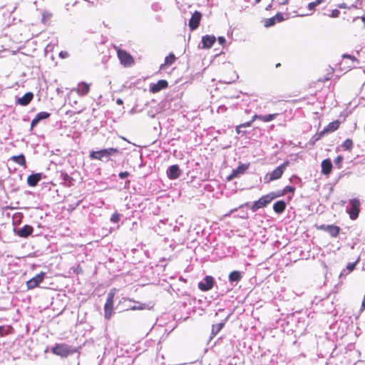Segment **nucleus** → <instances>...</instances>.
Instances as JSON below:
<instances>
[{"label": "nucleus", "instance_id": "obj_1", "mask_svg": "<svg viewBox=\"0 0 365 365\" xmlns=\"http://www.w3.org/2000/svg\"><path fill=\"white\" fill-rule=\"evenodd\" d=\"M118 153V150L117 148H109L102 149L98 151H92L90 153L89 157L92 160H98L103 161L104 159H106V160H108L110 156L114 155Z\"/></svg>", "mask_w": 365, "mask_h": 365}, {"label": "nucleus", "instance_id": "obj_2", "mask_svg": "<svg viewBox=\"0 0 365 365\" xmlns=\"http://www.w3.org/2000/svg\"><path fill=\"white\" fill-rule=\"evenodd\" d=\"M76 349L66 344H56L51 348V351L56 355L67 357L76 352Z\"/></svg>", "mask_w": 365, "mask_h": 365}, {"label": "nucleus", "instance_id": "obj_3", "mask_svg": "<svg viewBox=\"0 0 365 365\" xmlns=\"http://www.w3.org/2000/svg\"><path fill=\"white\" fill-rule=\"evenodd\" d=\"M288 165V161L284 162V163L278 166L277 168H275L272 172L267 173L264 177L265 181L267 182H269L271 181L280 178Z\"/></svg>", "mask_w": 365, "mask_h": 365}, {"label": "nucleus", "instance_id": "obj_4", "mask_svg": "<svg viewBox=\"0 0 365 365\" xmlns=\"http://www.w3.org/2000/svg\"><path fill=\"white\" fill-rule=\"evenodd\" d=\"M115 294V289H113L110 291L107 296L106 302L104 306V317L106 319L108 320L110 319L113 310V300Z\"/></svg>", "mask_w": 365, "mask_h": 365}, {"label": "nucleus", "instance_id": "obj_5", "mask_svg": "<svg viewBox=\"0 0 365 365\" xmlns=\"http://www.w3.org/2000/svg\"><path fill=\"white\" fill-rule=\"evenodd\" d=\"M277 197V195H276L273 192L262 196L261 198H259L258 200L255 201L253 203L251 207L252 210L253 212H255L259 208L264 207L265 206H267V204H269L272 200H274Z\"/></svg>", "mask_w": 365, "mask_h": 365}, {"label": "nucleus", "instance_id": "obj_6", "mask_svg": "<svg viewBox=\"0 0 365 365\" xmlns=\"http://www.w3.org/2000/svg\"><path fill=\"white\" fill-rule=\"evenodd\" d=\"M118 57L124 66L129 67L134 64V60L131 55L128 52L118 49L117 51Z\"/></svg>", "mask_w": 365, "mask_h": 365}, {"label": "nucleus", "instance_id": "obj_7", "mask_svg": "<svg viewBox=\"0 0 365 365\" xmlns=\"http://www.w3.org/2000/svg\"><path fill=\"white\" fill-rule=\"evenodd\" d=\"M349 203L351 205V208L347 210V212L349 214V217L351 220H356L358 217L359 213L360 202L359 199L354 198L350 200Z\"/></svg>", "mask_w": 365, "mask_h": 365}, {"label": "nucleus", "instance_id": "obj_8", "mask_svg": "<svg viewBox=\"0 0 365 365\" xmlns=\"http://www.w3.org/2000/svg\"><path fill=\"white\" fill-rule=\"evenodd\" d=\"M45 277L44 272H41L36 274L35 277L26 282V286L29 289H34L38 286V284L43 282Z\"/></svg>", "mask_w": 365, "mask_h": 365}, {"label": "nucleus", "instance_id": "obj_9", "mask_svg": "<svg viewBox=\"0 0 365 365\" xmlns=\"http://www.w3.org/2000/svg\"><path fill=\"white\" fill-rule=\"evenodd\" d=\"M214 279L211 276H207L203 282H200L198 284V287L202 291H208L211 289L213 287Z\"/></svg>", "mask_w": 365, "mask_h": 365}, {"label": "nucleus", "instance_id": "obj_10", "mask_svg": "<svg viewBox=\"0 0 365 365\" xmlns=\"http://www.w3.org/2000/svg\"><path fill=\"white\" fill-rule=\"evenodd\" d=\"M201 14L198 11H195L191 19H190V21H189V26L190 27V29L192 30H195L196 29L199 24H200V19H201Z\"/></svg>", "mask_w": 365, "mask_h": 365}, {"label": "nucleus", "instance_id": "obj_11", "mask_svg": "<svg viewBox=\"0 0 365 365\" xmlns=\"http://www.w3.org/2000/svg\"><path fill=\"white\" fill-rule=\"evenodd\" d=\"M168 85V82L165 80H159L156 83L150 86V91L155 93L167 88Z\"/></svg>", "mask_w": 365, "mask_h": 365}, {"label": "nucleus", "instance_id": "obj_12", "mask_svg": "<svg viewBox=\"0 0 365 365\" xmlns=\"http://www.w3.org/2000/svg\"><path fill=\"white\" fill-rule=\"evenodd\" d=\"M167 175L168 178L171 180L177 179L180 175V170L178 165H171L167 171Z\"/></svg>", "mask_w": 365, "mask_h": 365}, {"label": "nucleus", "instance_id": "obj_13", "mask_svg": "<svg viewBox=\"0 0 365 365\" xmlns=\"http://www.w3.org/2000/svg\"><path fill=\"white\" fill-rule=\"evenodd\" d=\"M33 98V93L28 92L24 96L19 98L16 103L22 106H26L32 101Z\"/></svg>", "mask_w": 365, "mask_h": 365}, {"label": "nucleus", "instance_id": "obj_14", "mask_svg": "<svg viewBox=\"0 0 365 365\" xmlns=\"http://www.w3.org/2000/svg\"><path fill=\"white\" fill-rule=\"evenodd\" d=\"M75 91L80 96H86L90 91V85L84 82L80 83Z\"/></svg>", "mask_w": 365, "mask_h": 365}, {"label": "nucleus", "instance_id": "obj_15", "mask_svg": "<svg viewBox=\"0 0 365 365\" xmlns=\"http://www.w3.org/2000/svg\"><path fill=\"white\" fill-rule=\"evenodd\" d=\"M320 229L324 230L329 233L332 237H336L339 232V227L334 225H321Z\"/></svg>", "mask_w": 365, "mask_h": 365}, {"label": "nucleus", "instance_id": "obj_16", "mask_svg": "<svg viewBox=\"0 0 365 365\" xmlns=\"http://www.w3.org/2000/svg\"><path fill=\"white\" fill-rule=\"evenodd\" d=\"M50 116V113L47 112H40L38 113L36 117L32 120L31 123V129L35 127L40 120L46 119Z\"/></svg>", "mask_w": 365, "mask_h": 365}, {"label": "nucleus", "instance_id": "obj_17", "mask_svg": "<svg viewBox=\"0 0 365 365\" xmlns=\"http://www.w3.org/2000/svg\"><path fill=\"white\" fill-rule=\"evenodd\" d=\"M41 173H35L29 175L27 178L28 185L31 187H35L36 185H37V184L41 179Z\"/></svg>", "mask_w": 365, "mask_h": 365}, {"label": "nucleus", "instance_id": "obj_18", "mask_svg": "<svg viewBox=\"0 0 365 365\" xmlns=\"http://www.w3.org/2000/svg\"><path fill=\"white\" fill-rule=\"evenodd\" d=\"M248 165L245 164L240 165L237 169L232 170V174L227 178L229 180H232L233 178H236L240 174L244 173V172L247 169Z\"/></svg>", "mask_w": 365, "mask_h": 365}, {"label": "nucleus", "instance_id": "obj_19", "mask_svg": "<svg viewBox=\"0 0 365 365\" xmlns=\"http://www.w3.org/2000/svg\"><path fill=\"white\" fill-rule=\"evenodd\" d=\"M332 169V163L329 159H325L322 162V173L324 175L330 174Z\"/></svg>", "mask_w": 365, "mask_h": 365}, {"label": "nucleus", "instance_id": "obj_20", "mask_svg": "<svg viewBox=\"0 0 365 365\" xmlns=\"http://www.w3.org/2000/svg\"><path fill=\"white\" fill-rule=\"evenodd\" d=\"M216 38L214 36H205L202 37V43L203 44L204 48H210L213 43L215 42Z\"/></svg>", "mask_w": 365, "mask_h": 365}, {"label": "nucleus", "instance_id": "obj_21", "mask_svg": "<svg viewBox=\"0 0 365 365\" xmlns=\"http://www.w3.org/2000/svg\"><path fill=\"white\" fill-rule=\"evenodd\" d=\"M32 232L33 227L31 226L25 225L18 230L17 234L20 237H26L31 235Z\"/></svg>", "mask_w": 365, "mask_h": 365}, {"label": "nucleus", "instance_id": "obj_22", "mask_svg": "<svg viewBox=\"0 0 365 365\" xmlns=\"http://www.w3.org/2000/svg\"><path fill=\"white\" fill-rule=\"evenodd\" d=\"M286 208V204L283 200L276 202L273 205V210L277 213H282Z\"/></svg>", "mask_w": 365, "mask_h": 365}, {"label": "nucleus", "instance_id": "obj_23", "mask_svg": "<svg viewBox=\"0 0 365 365\" xmlns=\"http://www.w3.org/2000/svg\"><path fill=\"white\" fill-rule=\"evenodd\" d=\"M10 160L22 166L26 165V159L23 154H21L19 155H14L11 157Z\"/></svg>", "mask_w": 365, "mask_h": 365}, {"label": "nucleus", "instance_id": "obj_24", "mask_svg": "<svg viewBox=\"0 0 365 365\" xmlns=\"http://www.w3.org/2000/svg\"><path fill=\"white\" fill-rule=\"evenodd\" d=\"M339 121H334L330 123L326 128H324L323 133H327L329 132H334L339 128Z\"/></svg>", "mask_w": 365, "mask_h": 365}, {"label": "nucleus", "instance_id": "obj_25", "mask_svg": "<svg viewBox=\"0 0 365 365\" xmlns=\"http://www.w3.org/2000/svg\"><path fill=\"white\" fill-rule=\"evenodd\" d=\"M242 278V274L238 271H232L229 274V280L231 282H238Z\"/></svg>", "mask_w": 365, "mask_h": 365}, {"label": "nucleus", "instance_id": "obj_26", "mask_svg": "<svg viewBox=\"0 0 365 365\" xmlns=\"http://www.w3.org/2000/svg\"><path fill=\"white\" fill-rule=\"evenodd\" d=\"M277 113L268 114L265 115H259V120L263 122H270L276 118Z\"/></svg>", "mask_w": 365, "mask_h": 365}, {"label": "nucleus", "instance_id": "obj_27", "mask_svg": "<svg viewBox=\"0 0 365 365\" xmlns=\"http://www.w3.org/2000/svg\"><path fill=\"white\" fill-rule=\"evenodd\" d=\"M223 326H224L223 323H219V324L212 325V334L213 336H215L222 329Z\"/></svg>", "mask_w": 365, "mask_h": 365}, {"label": "nucleus", "instance_id": "obj_28", "mask_svg": "<svg viewBox=\"0 0 365 365\" xmlns=\"http://www.w3.org/2000/svg\"><path fill=\"white\" fill-rule=\"evenodd\" d=\"M342 147L347 150H350L353 148V142L351 139H346L342 144Z\"/></svg>", "mask_w": 365, "mask_h": 365}, {"label": "nucleus", "instance_id": "obj_29", "mask_svg": "<svg viewBox=\"0 0 365 365\" xmlns=\"http://www.w3.org/2000/svg\"><path fill=\"white\" fill-rule=\"evenodd\" d=\"M343 160L344 158L341 155H338L334 160V164L339 169L341 168Z\"/></svg>", "mask_w": 365, "mask_h": 365}, {"label": "nucleus", "instance_id": "obj_30", "mask_svg": "<svg viewBox=\"0 0 365 365\" xmlns=\"http://www.w3.org/2000/svg\"><path fill=\"white\" fill-rule=\"evenodd\" d=\"M175 60V57L173 54H170L168 56L165 58V63L166 64H172Z\"/></svg>", "mask_w": 365, "mask_h": 365}, {"label": "nucleus", "instance_id": "obj_31", "mask_svg": "<svg viewBox=\"0 0 365 365\" xmlns=\"http://www.w3.org/2000/svg\"><path fill=\"white\" fill-rule=\"evenodd\" d=\"M274 24H275V17H272V18L268 19L265 21L264 25L266 27H268V26H271L274 25Z\"/></svg>", "mask_w": 365, "mask_h": 365}, {"label": "nucleus", "instance_id": "obj_32", "mask_svg": "<svg viewBox=\"0 0 365 365\" xmlns=\"http://www.w3.org/2000/svg\"><path fill=\"white\" fill-rule=\"evenodd\" d=\"M111 221L113 222H118L120 220V216L117 213H114L112 216H111Z\"/></svg>", "mask_w": 365, "mask_h": 365}, {"label": "nucleus", "instance_id": "obj_33", "mask_svg": "<svg viewBox=\"0 0 365 365\" xmlns=\"http://www.w3.org/2000/svg\"><path fill=\"white\" fill-rule=\"evenodd\" d=\"M319 4V2H311L308 4V7L309 9L312 10Z\"/></svg>", "mask_w": 365, "mask_h": 365}, {"label": "nucleus", "instance_id": "obj_34", "mask_svg": "<svg viewBox=\"0 0 365 365\" xmlns=\"http://www.w3.org/2000/svg\"><path fill=\"white\" fill-rule=\"evenodd\" d=\"M325 133H323V130L321 131L318 135H316L314 136V141H317L318 140H319Z\"/></svg>", "mask_w": 365, "mask_h": 365}, {"label": "nucleus", "instance_id": "obj_35", "mask_svg": "<svg viewBox=\"0 0 365 365\" xmlns=\"http://www.w3.org/2000/svg\"><path fill=\"white\" fill-rule=\"evenodd\" d=\"M340 14V11L338 9H334L332 11L331 16L333 18L337 17Z\"/></svg>", "mask_w": 365, "mask_h": 365}, {"label": "nucleus", "instance_id": "obj_36", "mask_svg": "<svg viewBox=\"0 0 365 365\" xmlns=\"http://www.w3.org/2000/svg\"><path fill=\"white\" fill-rule=\"evenodd\" d=\"M129 175V173L128 172H121L119 173V177L121 179H124L127 178Z\"/></svg>", "mask_w": 365, "mask_h": 365}, {"label": "nucleus", "instance_id": "obj_37", "mask_svg": "<svg viewBox=\"0 0 365 365\" xmlns=\"http://www.w3.org/2000/svg\"><path fill=\"white\" fill-rule=\"evenodd\" d=\"M59 56L62 58H67L68 56V53L67 51H61Z\"/></svg>", "mask_w": 365, "mask_h": 365}, {"label": "nucleus", "instance_id": "obj_38", "mask_svg": "<svg viewBox=\"0 0 365 365\" xmlns=\"http://www.w3.org/2000/svg\"><path fill=\"white\" fill-rule=\"evenodd\" d=\"M252 124V121H248L245 123L240 125L242 128L250 127Z\"/></svg>", "mask_w": 365, "mask_h": 365}, {"label": "nucleus", "instance_id": "obj_39", "mask_svg": "<svg viewBox=\"0 0 365 365\" xmlns=\"http://www.w3.org/2000/svg\"><path fill=\"white\" fill-rule=\"evenodd\" d=\"M355 265H356V263H349V264H348L346 268L349 271H352L354 269Z\"/></svg>", "mask_w": 365, "mask_h": 365}, {"label": "nucleus", "instance_id": "obj_40", "mask_svg": "<svg viewBox=\"0 0 365 365\" xmlns=\"http://www.w3.org/2000/svg\"><path fill=\"white\" fill-rule=\"evenodd\" d=\"M274 17L275 21L277 20L278 21H282L284 19L283 16L281 14H277Z\"/></svg>", "mask_w": 365, "mask_h": 365}, {"label": "nucleus", "instance_id": "obj_41", "mask_svg": "<svg viewBox=\"0 0 365 365\" xmlns=\"http://www.w3.org/2000/svg\"><path fill=\"white\" fill-rule=\"evenodd\" d=\"M218 42H219V43L220 45H224L225 43V42H226V40H225V38L224 37L220 36L218 38Z\"/></svg>", "mask_w": 365, "mask_h": 365}, {"label": "nucleus", "instance_id": "obj_42", "mask_svg": "<svg viewBox=\"0 0 365 365\" xmlns=\"http://www.w3.org/2000/svg\"><path fill=\"white\" fill-rule=\"evenodd\" d=\"M255 120H259V115H254L250 121H255Z\"/></svg>", "mask_w": 365, "mask_h": 365}, {"label": "nucleus", "instance_id": "obj_43", "mask_svg": "<svg viewBox=\"0 0 365 365\" xmlns=\"http://www.w3.org/2000/svg\"><path fill=\"white\" fill-rule=\"evenodd\" d=\"M144 309L143 307L134 306V307H131L130 309H132V310H138V309Z\"/></svg>", "mask_w": 365, "mask_h": 365}, {"label": "nucleus", "instance_id": "obj_44", "mask_svg": "<svg viewBox=\"0 0 365 365\" xmlns=\"http://www.w3.org/2000/svg\"><path fill=\"white\" fill-rule=\"evenodd\" d=\"M116 103L118 104V105H122L123 103V101L122 99L118 98L117 101H116Z\"/></svg>", "mask_w": 365, "mask_h": 365}, {"label": "nucleus", "instance_id": "obj_45", "mask_svg": "<svg viewBox=\"0 0 365 365\" xmlns=\"http://www.w3.org/2000/svg\"><path fill=\"white\" fill-rule=\"evenodd\" d=\"M361 307L364 309L365 308V294L362 301Z\"/></svg>", "mask_w": 365, "mask_h": 365}, {"label": "nucleus", "instance_id": "obj_46", "mask_svg": "<svg viewBox=\"0 0 365 365\" xmlns=\"http://www.w3.org/2000/svg\"><path fill=\"white\" fill-rule=\"evenodd\" d=\"M4 327L0 326V336L3 335Z\"/></svg>", "mask_w": 365, "mask_h": 365}, {"label": "nucleus", "instance_id": "obj_47", "mask_svg": "<svg viewBox=\"0 0 365 365\" xmlns=\"http://www.w3.org/2000/svg\"><path fill=\"white\" fill-rule=\"evenodd\" d=\"M242 127L240 125H238L237 128H236V131L237 133H240V128Z\"/></svg>", "mask_w": 365, "mask_h": 365}, {"label": "nucleus", "instance_id": "obj_48", "mask_svg": "<svg viewBox=\"0 0 365 365\" xmlns=\"http://www.w3.org/2000/svg\"><path fill=\"white\" fill-rule=\"evenodd\" d=\"M361 20H362V21H363V22H364V23H365V16H362V17H361Z\"/></svg>", "mask_w": 365, "mask_h": 365}, {"label": "nucleus", "instance_id": "obj_49", "mask_svg": "<svg viewBox=\"0 0 365 365\" xmlns=\"http://www.w3.org/2000/svg\"><path fill=\"white\" fill-rule=\"evenodd\" d=\"M287 2H288V0H285V1L282 3V4H287Z\"/></svg>", "mask_w": 365, "mask_h": 365}, {"label": "nucleus", "instance_id": "obj_50", "mask_svg": "<svg viewBox=\"0 0 365 365\" xmlns=\"http://www.w3.org/2000/svg\"><path fill=\"white\" fill-rule=\"evenodd\" d=\"M344 57L351 58V56L349 55H344Z\"/></svg>", "mask_w": 365, "mask_h": 365}, {"label": "nucleus", "instance_id": "obj_51", "mask_svg": "<svg viewBox=\"0 0 365 365\" xmlns=\"http://www.w3.org/2000/svg\"><path fill=\"white\" fill-rule=\"evenodd\" d=\"M340 8H345V5H341L339 6Z\"/></svg>", "mask_w": 365, "mask_h": 365}, {"label": "nucleus", "instance_id": "obj_52", "mask_svg": "<svg viewBox=\"0 0 365 365\" xmlns=\"http://www.w3.org/2000/svg\"><path fill=\"white\" fill-rule=\"evenodd\" d=\"M260 1H261V0H255V2H256V3H259V2H260Z\"/></svg>", "mask_w": 365, "mask_h": 365}, {"label": "nucleus", "instance_id": "obj_53", "mask_svg": "<svg viewBox=\"0 0 365 365\" xmlns=\"http://www.w3.org/2000/svg\"><path fill=\"white\" fill-rule=\"evenodd\" d=\"M344 203H345V201H342V202H341V205H344Z\"/></svg>", "mask_w": 365, "mask_h": 365}, {"label": "nucleus", "instance_id": "obj_54", "mask_svg": "<svg viewBox=\"0 0 365 365\" xmlns=\"http://www.w3.org/2000/svg\"><path fill=\"white\" fill-rule=\"evenodd\" d=\"M315 2H319L320 3V1L319 0H317Z\"/></svg>", "mask_w": 365, "mask_h": 365}]
</instances>
